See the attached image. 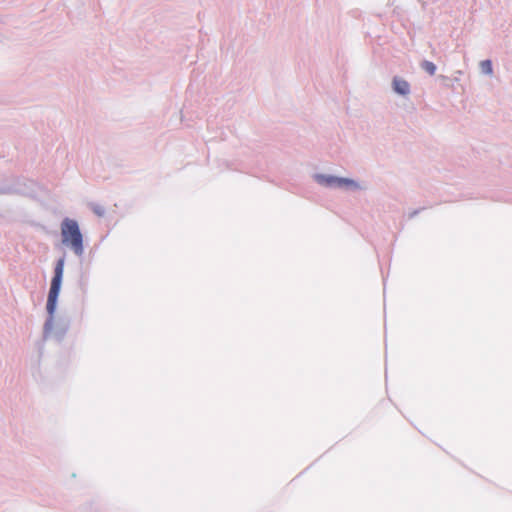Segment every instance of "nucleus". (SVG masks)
<instances>
[{
	"instance_id": "obj_7",
	"label": "nucleus",
	"mask_w": 512,
	"mask_h": 512,
	"mask_svg": "<svg viewBox=\"0 0 512 512\" xmlns=\"http://www.w3.org/2000/svg\"><path fill=\"white\" fill-rule=\"evenodd\" d=\"M95 213H97L98 215H102L103 214V211H101L100 209H94Z\"/></svg>"
},
{
	"instance_id": "obj_5",
	"label": "nucleus",
	"mask_w": 512,
	"mask_h": 512,
	"mask_svg": "<svg viewBox=\"0 0 512 512\" xmlns=\"http://www.w3.org/2000/svg\"><path fill=\"white\" fill-rule=\"evenodd\" d=\"M422 68L425 71H427L430 75H434L436 72V66L434 65V63H432L430 61H424L422 63Z\"/></svg>"
},
{
	"instance_id": "obj_6",
	"label": "nucleus",
	"mask_w": 512,
	"mask_h": 512,
	"mask_svg": "<svg viewBox=\"0 0 512 512\" xmlns=\"http://www.w3.org/2000/svg\"><path fill=\"white\" fill-rule=\"evenodd\" d=\"M480 67L482 69V71L486 74H491L492 73V63L490 60H484L480 63Z\"/></svg>"
},
{
	"instance_id": "obj_3",
	"label": "nucleus",
	"mask_w": 512,
	"mask_h": 512,
	"mask_svg": "<svg viewBox=\"0 0 512 512\" xmlns=\"http://www.w3.org/2000/svg\"><path fill=\"white\" fill-rule=\"evenodd\" d=\"M318 181L321 184H325L327 186H346V187H352V188H358V185L355 181L348 179V178H338V177H332V176H318Z\"/></svg>"
},
{
	"instance_id": "obj_4",
	"label": "nucleus",
	"mask_w": 512,
	"mask_h": 512,
	"mask_svg": "<svg viewBox=\"0 0 512 512\" xmlns=\"http://www.w3.org/2000/svg\"><path fill=\"white\" fill-rule=\"evenodd\" d=\"M393 88L395 92L401 95H406L409 93V84L407 81L395 77L393 79Z\"/></svg>"
},
{
	"instance_id": "obj_2",
	"label": "nucleus",
	"mask_w": 512,
	"mask_h": 512,
	"mask_svg": "<svg viewBox=\"0 0 512 512\" xmlns=\"http://www.w3.org/2000/svg\"><path fill=\"white\" fill-rule=\"evenodd\" d=\"M63 271H64V259L60 258L56 263V266L54 269V276L52 278L51 286H50V290H49V294H48L47 311L50 314H53L55 307H56V303H57V299H58V295H59L61 283H62Z\"/></svg>"
},
{
	"instance_id": "obj_1",
	"label": "nucleus",
	"mask_w": 512,
	"mask_h": 512,
	"mask_svg": "<svg viewBox=\"0 0 512 512\" xmlns=\"http://www.w3.org/2000/svg\"><path fill=\"white\" fill-rule=\"evenodd\" d=\"M62 243L70 247L76 255L83 253V237L78 223L70 218H65L61 223Z\"/></svg>"
}]
</instances>
